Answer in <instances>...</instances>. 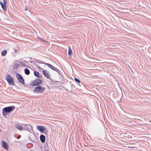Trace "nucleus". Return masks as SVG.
<instances>
[{
  "instance_id": "nucleus-1",
  "label": "nucleus",
  "mask_w": 151,
  "mask_h": 151,
  "mask_svg": "<svg viewBox=\"0 0 151 151\" xmlns=\"http://www.w3.org/2000/svg\"><path fill=\"white\" fill-rule=\"evenodd\" d=\"M14 106H12L6 107L4 108L2 110L3 115L4 116L6 115V113H9L12 111H14L15 109Z\"/></svg>"
},
{
  "instance_id": "nucleus-2",
  "label": "nucleus",
  "mask_w": 151,
  "mask_h": 151,
  "mask_svg": "<svg viewBox=\"0 0 151 151\" xmlns=\"http://www.w3.org/2000/svg\"><path fill=\"white\" fill-rule=\"evenodd\" d=\"M45 90V88L42 87L40 86H38L35 88L33 91V92L36 93H43Z\"/></svg>"
},
{
  "instance_id": "nucleus-3",
  "label": "nucleus",
  "mask_w": 151,
  "mask_h": 151,
  "mask_svg": "<svg viewBox=\"0 0 151 151\" xmlns=\"http://www.w3.org/2000/svg\"><path fill=\"white\" fill-rule=\"evenodd\" d=\"M6 80L9 84L12 86H14L15 85L14 82V80L12 77L9 75H6Z\"/></svg>"
},
{
  "instance_id": "nucleus-4",
  "label": "nucleus",
  "mask_w": 151,
  "mask_h": 151,
  "mask_svg": "<svg viewBox=\"0 0 151 151\" xmlns=\"http://www.w3.org/2000/svg\"><path fill=\"white\" fill-rule=\"evenodd\" d=\"M42 83V81L41 80L36 78L32 82V86H38Z\"/></svg>"
},
{
  "instance_id": "nucleus-5",
  "label": "nucleus",
  "mask_w": 151,
  "mask_h": 151,
  "mask_svg": "<svg viewBox=\"0 0 151 151\" xmlns=\"http://www.w3.org/2000/svg\"><path fill=\"white\" fill-rule=\"evenodd\" d=\"M16 76L17 79H18L19 82L22 84H24V80L20 74L18 73H17L16 74Z\"/></svg>"
},
{
  "instance_id": "nucleus-6",
  "label": "nucleus",
  "mask_w": 151,
  "mask_h": 151,
  "mask_svg": "<svg viewBox=\"0 0 151 151\" xmlns=\"http://www.w3.org/2000/svg\"><path fill=\"white\" fill-rule=\"evenodd\" d=\"M49 72L46 70H43V74L44 76L48 79H50V78L49 76Z\"/></svg>"
},
{
  "instance_id": "nucleus-7",
  "label": "nucleus",
  "mask_w": 151,
  "mask_h": 151,
  "mask_svg": "<svg viewBox=\"0 0 151 151\" xmlns=\"http://www.w3.org/2000/svg\"><path fill=\"white\" fill-rule=\"evenodd\" d=\"M37 129L41 132H43L45 129V127L43 126H37Z\"/></svg>"
},
{
  "instance_id": "nucleus-8",
  "label": "nucleus",
  "mask_w": 151,
  "mask_h": 151,
  "mask_svg": "<svg viewBox=\"0 0 151 151\" xmlns=\"http://www.w3.org/2000/svg\"><path fill=\"white\" fill-rule=\"evenodd\" d=\"M2 147L4 148L6 150H7L9 148V147L7 145V144L6 142L4 141H3L2 142Z\"/></svg>"
},
{
  "instance_id": "nucleus-9",
  "label": "nucleus",
  "mask_w": 151,
  "mask_h": 151,
  "mask_svg": "<svg viewBox=\"0 0 151 151\" xmlns=\"http://www.w3.org/2000/svg\"><path fill=\"white\" fill-rule=\"evenodd\" d=\"M0 4L1 5L2 9L3 11L4 12H6V5L4 4L2 2H0Z\"/></svg>"
},
{
  "instance_id": "nucleus-10",
  "label": "nucleus",
  "mask_w": 151,
  "mask_h": 151,
  "mask_svg": "<svg viewBox=\"0 0 151 151\" xmlns=\"http://www.w3.org/2000/svg\"><path fill=\"white\" fill-rule=\"evenodd\" d=\"M40 139L41 142L44 143L45 141V137L44 135H41L40 136Z\"/></svg>"
},
{
  "instance_id": "nucleus-11",
  "label": "nucleus",
  "mask_w": 151,
  "mask_h": 151,
  "mask_svg": "<svg viewBox=\"0 0 151 151\" xmlns=\"http://www.w3.org/2000/svg\"><path fill=\"white\" fill-rule=\"evenodd\" d=\"M34 74L35 76L39 78H41L42 76V75L41 74L40 75L39 73L37 71H34Z\"/></svg>"
},
{
  "instance_id": "nucleus-12",
  "label": "nucleus",
  "mask_w": 151,
  "mask_h": 151,
  "mask_svg": "<svg viewBox=\"0 0 151 151\" xmlns=\"http://www.w3.org/2000/svg\"><path fill=\"white\" fill-rule=\"evenodd\" d=\"M41 63L42 64H44L45 65H46L49 68H51L52 69L53 67V66L51 64H49V63H45L43 61H42V62Z\"/></svg>"
},
{
  "instance_id": "nucleus-13",
  "label": "nucleus",
  "mask_w": 151,
  "mask_h": 151,
  "mask_svg": "<svg viewBox=\"0 0 151 151\" xmlns=\"http://www.w3.org/2000/svg\"><path fill=\"white\" fill-rule=\"evenodd\" d=\"M15 127L17 129L21 130L23 129V127L22 126L17 124L16 125H15Z\"/></svg>"
},
{
  "instance_id": "nucleus-14",
  "label": "nucleus",
  "mask_w": 151,
  "mask_h": 151,
  "mask_svg": "<svg viewBox=\"0 0 151 151\" xmlns=\"http://www.w3.org/2000/svg\"><path fill=\"white\" fill-rule=\"evenodd\" d=\"M24 71L25 74L27 75H28L30 73L29 70L27 68H25L24 69Z\"/></svg>"
},
{
  "instance_id": "nucleus-15",
  "label": "nucleus",
  "mask_w": 151,
  "mask_h": 151,
  "mask_svg": "<svg viewBox=\"0 0 151 151\" xmlns=\"http://www.w3.org/2000/svg\"><path fill=\"white\" fill-rule=\"evenodd\" d=\"M7 52V51L6 50H3L1 53V55L2 56H4L6 55Z\"/></svg>"
},
{
  "instance_id": "nucleus-16",
  "label": "nucleus",
  "mask_w": 151,
  "mask_h": 151,
  "mask_svg": "<svg viewBox=\"0 0 151 151\" xmlns=\"http://www.w3.org/2000/svg\"><path fill=\"white\" fill-rule=\"evenodd\" d=\"M26 127L29 130H31L32 128V126L29 124L26 125Z\"/></svg>"
},
{
  "instance_id": "nucleus-17",
  "label": "nucleus",
  "mask_w": 151,
  "mask_h": 151,
  "mask_svg": "<svg viewBox=\"0 0 151 151\" xmlns=\"http://www.w3.org/2000/svg\"><path fill=\"white\" fill-rule=\"evenodd\" d=\"M69 50H68V55H71V54L72 53V51L70 47H69Z\"/></svg>"
},
{
  "instance_id": "nucleus-18",
  "label": "nucleus",
  "mask_w": 151,
  "mask_h": 151,
  "mask_svg": "<svg viewBox=\"0 0 151 151\" xmlns=\"http://www.w3.org/2000/svg\"><path fill=\"white\" fill-rule=\"evenodd\" d=\"M53 70L55 71L58 73H59L60 70L57 68L53 66L52 69Z\"/></svg>"
},
{
  "instance_id": "nucleus-19",
  "label": "nucleus",
  "mask_w": 151,
  "mask_h": 151,
  "mask_svg": "<svg viewBox=\"0 0 151 151\" xmlns=\"http://www.w3.org/2000/svg\"><path fill=\"white\" fill-rule=\"evenodd\" d=\"M19 65L17 63L15 64L13 66V68H16L18 67Z\"/></svg>"
},
{
  "instance_id": "nucleus-20",
  "label": "nucleus",
  "mask_w": 151,
  "mask_h": 151,
  "mask_svg": "<svg viewBox=\"0 0 151 151\" xmlns=\"http://www.w3.org/2000/svg\"><path fill=\"white\" fill-rule=\"evenodd\" d=\"M74 80L76 82H77L78 83H80V81L78 79H77L76 78H75Z\"/></svg>"
},
{
  "instance_id": "nucleus-21",
  "label": "nucleus",
  "mask_w": 151,
  "mask_h": 151,
  "mask_svg": "<svg viewBox=\"0 0 151 151\" xmlns=\"http://www.w3.org/2000/svg\"><path fill=\"white\" fill-rule=\"evenodd\" d=\"M36 62L38 63H42V61H41V60H37L36 59Z\"/></svg>"
},
{
  "instance_id": "nucleus-22",
  "label": "nucleus",
  "mask_w": 151,
  "mask_h": 151,
  "mask_svg": "<svg viewBox=\"0 0 151 151\" xmlns=\"http://www.w3.org/2000/svg\"><path fill=\"white\" fill-rule=\"evenodd\" d=\"M19 63L22 65H23V66H25V64L24 63H23V62H21V61H19Z\"/></svg>"
},
{
  "instance_id": "nucleus-23",
  "label": "nucleus",
  "mask_w": 151,
  "mask_h": 151,
  "mask_svg": "<svg viewBox=\"0 0 151 151\" xmlns=\"http://www.w3.org/2000/svg\"><path fill=\"white\" fill-rule=\"evenodd\" d=\"M3 2L4 3V4L6 5V4L7 2L6 0H3Z\"/></svg>"
},
{
  "instance_id": "nucleus-24",
  "label": "nucleus",
  "mask_w": 151,
  "mask_h": 151,
  "mask_svg": "<svg viewBox=\"0 0 151 151\" xmlns=\"http://www.w3.org/2000/svg\"><path fill=\"white\" fill-rule=\"evenodd\" d=\"M38 38L39 39H40V40H43V41H45V40H43V39L42 38H40V37H38Z\"/></svg>"
},
{
  "instance_id": "nucleus-25",
  "label": "nucleus",
  "mask_w": 151,
  "mask_h": 151,
  "mask_svg": "<svg viewBox=\"0 0 151 151\" xmlns=\"http://www.w3.org/2000/svg\"><path fill=\"white\" fill-rule=\"evenodd\" d=\"M20 136H18V137H17V139H19V138H20Z\"/></svg>"
},
{
  "instance_id": "nucleus-26",
  "label": "nucleus",
  "mask_w": 151,
  "mask_h": 151,
  "mask_svg": "<svg viewBox=\"0 0 151 151\" xmlns=\"http://www.w3.org/2000/svg\"><path fill=\"white\" fill-rule=\"evenodd\" d=\"M37 67L39 68L40 69V67L38 65H37Z\"/></svg>"
},
{
  "instance_id": "nucleus-27",
  "label": "nucleus",
  "mask_w": 151,
  "mask_h": 151,
  "mask_svg": "<svg viewBox=\"0 0 151 151\" xmlns=\"http://www.w3.org/2000/svg\"><path fill=\"white\" fill-rule=\"evenodd\" d=\"M17 52V50H15L14 51V52Z\"/></svg>"
},
{
  "instance_id": "nucleus-28",
  "label": "nucleus",
  "mask_w": 151,
  "mask_h": 151,
  "mask_svg": "<svg viewBox=\"0 0 151 151\" xmlns=\"http://www.w3.org/2000/svg\"><path fill=\"white\" fill-rule=\"evenodd\" d=\"M30 62L31 63H33V62H32V61H30Z\"/></svg>"
},
{
  "instance_id": "nucleus-29",
  "label": "nucleus",
  "mask_w": 151,
  "mask_h": 151,
  "mask_svg": "<svg viewBox=\"0 0 151 151\" xmlns=\"http://www.w3.org/2000/svg\"><path fill=\"white\" fill-rule=\"evenodd\" d=\"M25 9V10H27V8H26Z\"/></svg>"
},
{
  "instance_id": "nucleus-30",
  "label": "nucleus",
  "mask_w": 151,
  "mask_h": 151,
  "mask_svg": "<svg viewBox=\"0 0 151 151\" xmlns=\"http://www.w3.org/2000/svg\"><path fill=\"white\" fill-rule=\"evenodd\" d=\"M30 58V59H32V58Z\"/></svg>"
}]
</instances>
